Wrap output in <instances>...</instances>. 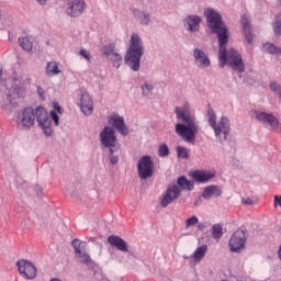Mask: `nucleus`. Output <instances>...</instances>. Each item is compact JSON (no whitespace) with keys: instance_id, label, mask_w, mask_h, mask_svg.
Here are the masks:
<instances>
[{"instance_id":"1","label":"nucleus","mask_w":281,"mask_h":281,"mask_svg":"<svg viewBox=\"0 0 281 281\" xmlns=\"http://www.w3.org/2000/svg\"><path fill=\"white\" fill-rule=\"evenodd\" d=\"M175 113L179 120L184 123L176 124V133L179 137H182L188 144H194L196 135H199V121L196 116L190 114L188 108H176Z\"/></svg>"},{"instance_id":"2","label":"nucleus","mask_w":281,"mask_h":281,"mask_svg":"<svg viewBox=\"0 0 281 281\" xmlns=\"http://www.w3.org/2000/svg\"><path fill=\"white\" fill-rule=\"evenodd\" d=\"M204 16L211 34H216L217 36L218 45L221 44V52H225V49H223V45H227V43H229V30L226 27L223 16L218 11L212 8L204 10Z\"/></svg>"},{"instance_id":"3","label":"nucleus","mask_w":281,"mask_h":281,"mask_svg":"<svg viewBox=\"0 0 281 281\" xmlns=\"http://www.w3.org/2000/svg\"><path fill=\"white\" fill-rule=\"evenodd\" d=\"M144 56V41L137 33H133L126 50L124 61L132 71H139L142 57Z\"/></svg>"},{"instance_id":"4","label":"nucleus","mask_w":281,"mask_h":281,"mask_svg":"<svg viewBox=\"0 0 281 281\" xmlns=\"http://www.w3.org/2000/svg\"><path fill=\"white\" fill-rule=\"evenodd\" d=\"M227 44L222 45L221 50V44H218V54H220V67L223 69L225 65L228 64V67L233 69V71H237V74H243L245 72V61H243V56L238 50L235 48H229L227 50V47L225 46Z\"/></svg>"},{"instance_id":"5","label":"nucleus","mask_w":281,"mask_h":281,"mask_svg":"<svg viewBox=\"0 0 281 281\" xmlns=\"http://www.w3.org/2000/svg\"><path fill=\"white\" fill-rule=\"evenodd\" d=\"M99 137L103 148H106L110 153V164L115 166V164H119L120 161V156L115 155V153L120 150V142L115 135V130L109 125L104 126L100 132Z\"/></svg>"},{"instance_id":"6","label":"nucleus","mask_w":281,"mask_h":281,"mask_svg":"<svg viewBox=\"0 0 281 281\" xmlns=\"http://www.w3.org/2000/svg\"><path fill=\"white\" fill-rule=\"evenodd\" d=\"M207 122L213 128L216 137H221V134H224V139H227V135H229V119L227 116H222L218 121V124H216V112H214V109L212 106H209L207 109Z\"/></svg>"},{"instance_id":"7","label":"nucleus","mask_w":281,"mask_h":281,"mask_svg":"<svg viewBox=\"0 0 281 281\" xmlns=\"http://www.w3.org/2000/svg\"><path fill=\"white\" fill-rule=\"evenodd\" d=\"M12 80L13 85L7 94L8 102H12L13 100H16V98H25L26 95L25 80L23 77L21 75H14Z\"/></svg>"},{"instance_id":"8","label":"nucleus","mask_w":281,"mask_h":281,"mask_svg":"<svg viewBox=\"0 0 281 281\" xmlns=\"http://www.w3.org/2000/svg\"><path fill=\"white\" fill-rule=\"evenodd\" d=\"M137 172L143 181L150 179L155 175V162H153V158L149 155L140 157L137 162Z\"/></svg>"},{"instance_id":"9","label":"nucleus","mask_w":281,"mask_h":281,"mask_svg":"<svg viewBox=\"0 0 281 281\" xmlns=\"http://www.w3.org/2000/svg\"><path fill=\"white\" fill-rule=\"evenodd\" d=\"M35 120L40 124L43 133L46 137H52L54 130H52V119H49V114L47 110L43 106H37L35 109Z\"/></svg>"},{"instance_id":"10","label":"nucleus","mask_w":281,"mask_h":281,"mask_svg":"<svg viewBox=\"0 0 281 281\" xmlns=\"http://www.w3.org/2000/svg\"><path fill=\"white\" fill-rule=\"evenodd\" d=\"M247 243V229L239 228L237 229L231 237L228 246L231 247V251L238 252L245 244Z\"/></svg>"},{"instance_id":"11","label":"nucleus","mask_w":281,"mask_h":281,"mask_svg":"<svg viewBox=\"0 0 281 281\" xmlns=\"http://www.w3.org/2000/svg\"><path fill=\"white\" fill-rule=\"evenodd\" d=\"M249 115L252 120H257V122H261V124H269L271 128H278L280 122L276 117V115L258 110H251Z\"/></svg>"},{"instance_id":"12","label":"nucleus","mask_w":281,"mask_h":281,"mask_svg":"<svg viewBox=\"0 0 281 281\" xmlns=\"http://www.w3.org/2000/svg\"><path fill=\"white\" fill-rule=\"evenodd\" d=\"M87 2L85 0H70L67 3L66 14L71 19H78L85 14Z\"/></svg>"},{"instance_id":"13","label":"nucleus","mask_w":281,"mask_h":281,"mask_svg":"<svg viewBox=\"0 0 281 281\" xmlns=\"http://www.w3.org/2000/svg\"><path fill=\"white\" fill-rule=\"evenodd\" d=\"M34 122H36V115L32 108H25L18 114V126H21L22 128H32Z\"/></svg>"},{"instance_id":"14","label":"nucleus","mask_w":281,"mask_h":281,"mask_svg":"<svg viewBox=\"0 0 281 281\" xmlns=\"http://www.w3.org/2000/svg\"><path fill=\"white\" fill-rule=\"evenodd\" d=\"M16 267L20 276L26 280H34L36 278V267L25 259L16 261Z\"/></svg>"},{"instance_id":"15","label":"nucleus","mask_w":281,"mask_h":281,"mask_svg":"<svg viewBox=\"0 0 281 281\" xmlns=\"http://www.w3.org/2000/svg\"><path fill=\"white\" fill-rule=\"evenodd\" d=\"M201 16L189 14L183 20V26L186 27L187 32H191L193 34L194 32H199L201 30Z\"/></svg>"},{"instance_id":"16","label":"nucleus","mask_w":281,"mask_h":281,"mask_svg":"<svg viewBox=\"0 0 281 281\" xmlns=\"http://www.w3.org/2000/svg\"><path fill=\"white\" fill-rule=\"evenodd\" d=\"M179 194H181V189H179V186L177 184H171L168 187L167 192L165 196L161 200V207H168L175 199H179Z\"/></svg>"},{"instance_id":"17","label":"nucleus","mask_w":281,"mask_h":281,"mask_svg":"<svg viewBox=\"0 0 281 281\" xmlns=\"http://www.w3.org/2000/svg\"><path fill=\"white\" fill-rule=\"evenodd\" d=\"M193 58L195 65L201 69H207L211 65L210 56H207L201 48H194Z\"/></svg>"},{"instance_id":"18","label":"nucleus","mask_w":281,"mask_h":281,"mask_svg":"<svg viewBox=\"0 0 281 281\" xmlns=\"http://www.w3.org/2000/svg\"><path fill=\"white\" fill-rule=\"evenodd\" d=\"M191 177L196 183H210L216 177V171L195 170L191 173Z\"/></svg>"},{"instance_id":"19","label":"nucleus","mask_w":281,"mask_h":281,"mask_svg":"<svg viewBox=\"0 0 281 281\" xmlns=\"http://www.w3.org/2000/svg\"><path fill=\"white\" fill-rule=\"evenodd\" d=\"M79 106L83 115H91L93 113V100L89 92L81 93Z\"/></svg>"},{"instance_id":"20","label":"nucleus","mask_w":281,"mask_h":281,"mask_svg":"<svg viewBox=\"0 0 281 281\" xmlns=\"http://www.w3.org/2000/svg\"><path fill=\"white\" fill-rule=\"evenodd\" d=\"M108 122L111 126L116 128L121 135H128V126H126L124 122V116H111Z\"/></svg>"},{"instance_id":"21","label":"nucleus","mask_w":281,"mask_h":281,"mask_svg":"<svg viewBox=\"0 0 281 281\" xmlns=\"http://www.w3.org/2000/svg\"><path fill=\"white\" fill-rule=\"evenodd\" d=\"M108 243L109 245H111V247H115L119 251H122L123 254H126V251H128V244H126V240L117 235H110L108 237Z\"/></svg>"},{"instance_id":"22","label":"nucleus","mask_w":281,"mask_h":281,"mask_svg":"<svg viewBox=\"0 0 281 281\" xmlns=\"http://www.w3.org/2000/svg\"><path fill=\"white\" fill-rule=\"evenodd\" d=\"M223 194V190L221 187L216 184H211L202 191V199H205V201H210V199H218Z\"/></svg>"},{"instance_id":"23","label":"nucleus","mask_w":281,"mask_h":281,"mask_svg":"<svg viewBox=\"0 0 281 281\" xmlns=\"http://www.w3.org/2000/svg\"><path fill=\"white\" fill-rule=\"evenodd\" d=\"M132 14L140 25H150V13L144 12L139 9H133Z\"/></svg>"},{"instance_id":"24","label":"nucleus","mask_w":281,"mask_h":281,"mask_svg":"<svg viewBox=\"0 0 281 281\" xmlns=\"http://www.w3.org/2000/svg\"><path fill=\"white\" fill-rule=\"evenodd\" d=\"M240 23H241L245 38H246L248 45H251V43H254V34L251 33V24H249V20L245 15H243Z\"/></svg>"},{"instance_id":"25","label":"nucleus","mask_w":281,"mask_h":281,"mask_svg":"<svg viewBox=\"0 0 281 281\" xmlns=\"http://www.w3.org/2000/svg\"><path fill=\"white\" fill-rule=\"evenodd\" d=\"M177 184L181 190H189V192H192L194 190V182L188 180L186 176H180L177 180Z\"/></svg>"},{"instance_id":"26","label":"nucleus","mask_w":281,"mask_h":281,"mask_svg":"<svg viewBox=\"0 0 281 281\" xmlns=\"http://www.w3.org/2000/svg\"><path fill=\"white\" fill-rule=\"evenodd\" d=\"M205 254H207V245H202L195 249L191 258H193L194 262H201L205 258Z\"/></svg>"},{"instance_id":"27","label":"nucleus","mask_w":281,"mask_h":281,"mask_svg":"<svg viewBox=\"0 0 281 281\" xmlns=\"http://www.w3.org/2000/svg\"><path fill=\"white\" fill-rule=\"evenodd\" d=\"M45 71H46V76L48 77L58 76V74H60V69H58V63L48 61L46 65Z\"/></svg>"},{"instance_id":"28","label":"nucleus","mask_w":281,"mask_h":281,"mask_svg":"<svg viewBox=\"0 0 281 281\" xmlns=\"http://www.w3.org/2000/svg\"><path fill=\"white\" fill-rule=\"evenodd\" d=\"M211 234L214 240H221L223 238V226L221 224H214Z\"/></svg>"},{"instance_id":"29","label":"nucleus","mask_w":281,"mask_h":281,"mask_svg":"<svg viewBox=\"0 0 281 281\" xmlns=\"http://www.w3.org/2000/svg\"><path fill=\"white\" fill-rule=\"evenodd\" d=\"M109 60H111L113 67L116 69H120L122 66V55H120L117 52H114L110 57H108Z\"/></svg>"},{"instance_id":"30","label":"nucleus","mask_w":281,"mask_h":281,"mask_svg":"<svg viewBox=\"0 0 281 281\" xmlns=\"http://www.w3.org/2000/svg\"><path fill=\"white\" fill-rule=\"evenodd\" d=\"M77 256L82 265H87V267H93V260L91 259V256H89V254L81 251L77 254Z\"/></svg>"},{"instance_id":"31","label":"nucleus","mask_w":281,"mask_h":281,"mask_svg":"<svg viewBox=\"0 0 281 281\" xmlns=\"http://www.w3.org/2000/svg\"><path fill=\"white\" fill-rule=\"evenodd\" d=\"M140 89H142L143 98H149V95L153 93V89H155V87H153L150 82L145 81L144 85L140 86Z\"/></svg>"},{"instance_id":"32","label":"nucleus","mask_w":281,"mask_h":281,"mask_svg":"<svg viewBox=\"0 0 281 281\" xmlns=\"http://www.w3.org/2000/svg\"><path fill=\"white\" fill-rule=\"evenodd\" d=\"M272 29H273L276 36L281 35V12L276 16V19L272 23Z\"/></svg>"},{"instance_id":"33","label":"nucleus","mask_w":281,"mask_h":281,"mask_svg":"<svg viewBox=\"0 0 281 281\" xmlns=\"http://www.w3.org/2000/svg\"><path fill=\"white\" fill-rule=\"evenodd\" d=\"M263 48L266 49V52H267L268 54H271L272 56H276V55H278V54L281 55V47H278V46H276V45H273V44L266 43V44L263 45Z\"/></svg>"},{"instance_id":"34","label":"nucleus","mask_w":281,"mask_h":281,"mask_svg":"<svg viewBox=\"0 0 281 281\" xmlns=\"http://www.w3.org/2000/svg\"><path fill=\"white\" fill-rule=\"evenodd\" d=\"M20 46L22 47V49H24V52H32V42H30V38L27 37H20L18 40Z\"/></svg>"},{"instance_id":"35","label":"nucleus","mask_w":281,"mask_h":281,"mask_svg":"<svg viewBox=\"0 0 281 281\" xmlns=\"http://www.w3.org/2000/svg\"><path fill=\"white\" fill-rule=\"evenodd\" d=\"M115 52V44L110 43L102 47V54L105 56V58H111L113 53Z\"/></svg>"},{"instance_id":"36","label":"nucleus","mask_w":281,"mask_h":281,"mask_svg":"<svg viewBox=\"0 0 281 281\" xmlns=\"http://www.w3.org/2000/svg\"><path fill=\"white\" fill-rule=\"evenodd\" d=\"M71 245L75 249V254H81L82 252V249H85V243H82L80 239L78 238H75L72 241H71Z\"/></svg>"},{"instance_id":"37","label":"nucleus","mask_w":281,"mask_h":281,"mask_svg":"<svg viewBox=\"0 0 281 281\" xmlns=\"http://www.w3.org/2000/svg\"><path fill=\"white\" fill-rule=\"evenodd\" d=\"M269 87L270 91H273V93L279 95V99L281 100V85L277 81H270Z\"/></svg>"},{"instance_id":"38","label":"nucleus","mask_w":281,"mask_h":281,"mask_svg":"<svg viewBox=\"0 0 281 281\" xmlns=\"http://www.w3.org/2000/svg\"><path fill=\"white\" fill-rule=\"evenodd\" d=\"M159 157H168L170 155V148L166 144H161L158 148Z\"/></svg>"},{"instance_id":"39","label":"nucleus","mask_w":281,"mask_h":281,"mask_svg":"<svg viewBox=\"0 0 281 281\" xmlns=\"http://www.w3.org/2000/svg\"><path fill=\"white\" fill-rule=\"evenodd\" d=\"M177 155L181 159H188V157H189L188 148H186V147H177Z\"/></svg>"},{"instance_id":"40","label":"nucleus","mask_w":281,"mask_h":281,"mask_svg":"<svg viewBox=\"0 0 281 281\" xmlns=\"http://www.w3.org/2000/svg\"><path fill=\"white\" fill-rule=\"evenodd\" d=\"M199 224V217H196V215H193L191 217H189L187 221H186V227L188 229V227H192L194 225Z\"/></svg>"},{"instance_id":"41","label":"nucleus","mask_w":281,"mask_h":281,"mask_svg":"<svg viewBox=\"0 0 281 281\" xmlns=\"http://www.w3.org/2000/svg\"><path fill=\"white\" fill-rule=\"evenodd\" d=\"M80 56H82V58H85L88 63H91V54L89 53V50L82 48L79 52Z\"/></svg>"},{"instance_id":"42","label":"nucleus","mask_w":281,"mask_h":281,"mask_svg":"<svg viewBox=\"0 0 281 281\" xmlns=\"http://www.w3.org/2000/svg\"><path fill=\"white\" fill-rule=\"evenodd\" d=\"M50 117L55 124V126H58L59 122H60V117L58 116V112L52 110L50 111Z\"/></svg>"},{"instance_id":"43","label":"nucleus","mask_w":281,"mask_h":281,"mask_svg":"<svg viewBox=\"0 0 281 281\" xmlns=\"http://www.w3.org/2000/svg\"><path fill=\"white\" fill-rule=\"evenodd\" d=\"M53 111H55V113H59V115H63L64 110L63 106H60V104L58 102H53Z\"/></svg>"},{"instance_id":"44","label":"nucleus","mask_w":281,"mask_h":281,"mask_svg":"<svg viewBox=\"0 0 281 281\" xmlns=\"http://www.w3.org/2000/svg\"><path fill=\"white\" fill-rule=\"evenodd\" d=\"M241 203L244 205H254V200H251V198H244L241 199Z\"/></svg>"},{"instance_id":"45","label":"nucleus","mask_w":281,"mask_h":281,"mask_svg":"<svg viewBox=\"0 0 281 281\" xmlns=\"http://www.w3.org/2000/svg\"><path fill=\"white\" fill-rule=\"evenodd\" d=\"M37 93L40 98L45 99V90H43V88L37 87Z\"/></svg>"},{"instance_id":"46","label":"nucleus","mask_w":281,"mask_h":281,"mask_svg":"<svg viewBox=\"0 0 281 281\" xmlns=\"http://www.w3.org/2000/svg\"><path fill=\"white\" fill-rule=\"evenodd\" d=\"M201 203H203V195L196 198L194 205H201Z\"/></svg>"},{"instance_id":"47","label":"nucleus","mask_w":281,"mask_h":281,"mask_svg":"<svg viewBox=\"0 0 281 281\" xmlns=\"http://www.w3.org/2000/svg\"><path fill=\"white\" fill-rule=\"evenodd\" d=\"M274 203H276V205H281V196L280 195L274 196Z\"/></svg>"},{"instance_id":"48","label":"nucleus","mask_w":281,"mask_h":281,"mask_svg":"<svg viewBox=\"0 0 281 281\" xmlns=\"http://www.w3.org/2000/svg\"><path fill=\"white\" fill-rule=\"evenodd\" d=\"M198 229H199L200 232H203V231L205 229V224L199 223V224H198Z\"/></svg>"},{"instance_id":"49","label":"nucleus","mask_w":281,"mask_h":281,"mask_svg":"<svg viewBox=\"0 0 281 281\" xmlns=\"http://www.w3.org/2000/svg\"><path fill=\"white\" fill-rule=\"evenodd\" d=\"M38 3H40V5H45V3H47V0H36Z\"/></svg>"},{"instance_id":"50","label":"nucleus","mask_w":281,"mask_h":281,"mask_svg":"<svg viewBox=\"0 0 281 281\" xmlns=\"http://www.w3.org/2000/svg\"><path fill=\"white\" fill-rule=\"evenodd\" d=\"M37 194H38V195L43 194V190H41L40 187H37Z\"/></svg>"},{"instance_id":"51","label":"nucleus","mask_w":281,"mask_h":281,"mask_svg":"<svg viewBox=\"0 0 281 281\" xmlns=\"http://www.w3.org/2000/svg\"><path fill=\"white\" fill-rule=\"evenodd\" d=\"M182 258H183L184 260H190V258H192V256L189 257V256L183 255Z\"/></svg>"},{"instance_id":"52","label":"nucleus","mask_w":281,"mask_h":281,"mask_svg":"<svg viewBox=\"0 0 281 281\" xmlns=\"http://www.w3.org/2000/svg\"><path fill=\"white\" fill-rule=\"evenodd\" d=\"M278 256H279V259L281 260V246L279 248Z\"/></svg>"},{"instance_id":"53","label":"nucleus","mask_w":281,"mask_h":281,"mask_svg":"<svg viewBox=\"0 0 281 281\" xmlns=\"http://www.w3.org/2000/svg\"><path fill=\"white\" fill-rule=\"evenodd\" d=\"M1 76H3V71L2 70H0V78H1Z\"/></svg>"},{"instance_id":"54","label":"nucleus","mask_w":281,"mask_h":281,"mask_svg":"<svg viewBox=\"0 0 281 281\" xmlns=\"http://www.w3.org/2000/svg\"><path fill=\"white\" fill-rule=\"evenodd\" d=\"M227 140V138L225 139V136H223V142H226ZM222 142V140H221Z\"/></svg>"},{"instance_id":"55","label":"nucleus","mask_w":281,"mask_h":281,"mask_svg":"<svg viewBox=\"0 0 281 281\" xmlns=\"http://www.w3.org/2000/svg\"><path fill=\"white\" fill-rule=\"evenodd\" d=\"M281 3V0H278Z\"/></svg>"}]
</instances>
